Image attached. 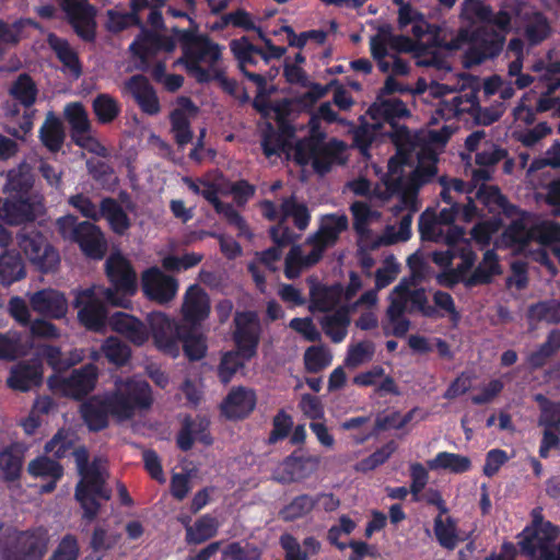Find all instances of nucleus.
Returning <instances> with one entry per match:
<instances>
[{"label":"nucleus","instance_id":"052dcab7","mask_svg":"<svg viewBox=\"0 0 560 560\" xmlns=\"http://www.w3.org/2000/svg\"><path fill=\"white\" fill-rule=\"evenodd\" d=\"M400 281L407 282V292H408V302L411 303V310L419 311L422 315L432 317L436 314L434 307L429 305L428 298L425 295L424 290H411L412 287L417 284V277L411 276L410 278H404Z\"/></svg>","mask_w":560,"mask_h":560},{"label":"nucleus","instance_id":"0e129e2a","mask_svg":"<svg viewBox=\"0 0 560 560\" xmlns=\"http://www.w3.org/2000/svg\"><path fill=\"white\" fill-rule=\"evenodd\" d=\"M120 538L119 533L109 532L103 526H96L93 530L90 545L95 552L107 551L113 549Z\"/></svg>","mask_w":560,"mask_h":560},{"label":"nucleus","instance_id":"13d9d810","mask_svg":"<svg viewBox=\"0 0 560 560\" xmlns=\"http://www.w3.org/2000/svg\"><path fill=\"white\" fill-rule=\"evenodd\" d=\"M332 354L324 346H312L304 353V364L308 372L316 373L330 365Z\"/></svg>","mask_w":560,"mask_h":560},{"label":"nucleus","instance_id":"f704fd0d","mask_svg":"<svg viewBox=\"0 0 560 560\" xmlns=\"http://www.w3.org/2000/svg\"><path fill=\"white\" fill-rule=\"evenodd\" d=\"M209 421L205 418H196L194 420H185L182 431L177 436L178 446L187 451L192 446L194 442L210 444L211 439L208 433Z\"/></svg>","mask_w":560,"mask_h":560},{"label":"nucleus","instance_id":"f03ea898","mask_svg":"<svg viewBox=\"0 0 560 560\" xmlns=\"http://www.w3.org/2000/svg\"><path fill=\"white\" fill-rule=\"evenodd\" d=\"M527 13V8L518 0H504L494 15L482 0H464L459 15L463 27L446 48L455 50L470 44L468 58L472 63H480L502 48L504 34L512 25H518V18Z\"/></svg>","mask_w":560,"mask_h":560},{"label":"nucleus","instance_id":"e433bc0d","mask_svg":"<svg viewBox=\"0 0 560 560\" xmlns=\"http://www.w3.org/2000/svg\"><path fill=\"white\" fill-rule=\"evenodd\" d=\"M477 198L492 212H498L513 220L521 214L515 207L509 205L504 196L494 186L481 185L477 191Z\"/></svg>","mask_w":560,"mask_h":560},{"label":"nucleus","instance_id":"7c9ffc66","mask_svg":"<svg viewBox=\"0 0 560 560\" xmlns=\"http://www.w3.org/2000/svg\"><path fill=\"white\" fill-rule=\"evenodd\" d=\"M43 380V370L39 363H19L10 371L7 384L14 390L26 392L38 386Z\"/></svg>","mask_w":560,"mask_h":560},{"label":"nucleus","instance_id":"2f4dec72","mask_svg":"<svg viewBox=\"0 0 560 560\" xmlns=\"http://www.w3.org/2000/svg\"><path fill=\"white\" fill-rule=\"evenodd\" d=\"M113 330L124 335L135 345L141 346L149 339V332L139 319L127 313L117 312L109 318Z\"/></svg>","mask_w":560,"mask_h":560},{"label":"nucleus","instance_id":"2eb2a0df","mask_svg":"<svg viewBox=\"0 0 560 560\" xmlns=\"http://www.w3.org/2000/svg\"><path fill=\"white\" fill-rule=\"evenodd\" d=\"M96 382V369L86 365L75 370L70 376L52 375L48 378L49 388L58 395L80 398L94 388Z\"/></svg>","mask_w":560,"mask_h":560},{"label":"nucleus","instance_id":"aec40b11","mask_svg":"<svg viewBox=\"0 0 560 560\" xmlns=\"http://www.w3.org/2000/svg\"><path fill=\"white\" fill-rule=\"evenodd\" d=\"M235 341L244 359H250L256 353L259 340V320L253 312L238 313L235 316Z\"/></svg>","mask_w":560,"mask_h":560},{"label":"nucleus","instance_id":"4c0bfd02","mask_svg":"<svg viewBox=\"0 0 560 560\" xmlns=\"http://www.w3.org/2000/svg\"><path fill=\"white\" fill-rule=\"evenodd\" d=\"M174 46L172 40L163 39L155 33L142 31L138 38L130 45V50L144 61L160 49L172 51Z\"/></svg>","mask_w":560,"mask_h":560},{"label":"nucleus","instance_id":"bf43d9fd","mask_svg":"<svg viewBox=\"0 0 560 560\" xmlns=\"http://www.w3.org/2000/svg\"><path fill=\"white\" fill-rule=\"evenodd\" d=\"M65 117L71 126L72 136L92 128L88 112L81 103H70L65 107Z\"/></svg>","mask_w":560,"mask_h":560},{"label":"nucleus","instance_id":"20e7f679","mask_svg":"<svg viewBox=\"0 0 560 560\" xmlns=\"http://www.w3.org/2000/svg\"><path fill=\"white\" fill-rule=\"evenodd\" d=\"M153 399L144 381H118L115 392L106 399L93 397L81 407L84 421L91 430L97 431L107 425V416L118 421L129 420L139 411L148 409Z\"/></svg>","mask_w":560,"mask_h":560},{"label":"nucleus","instance_id":"f8f14e48","mask_svg":"<svg viewBox=\"0 0 560 560\" xmlns=\"http://www.w3.org/2000/svg\"><path fill=\"white\" fill-rule=\"evenodd\" d=\"M450 205V208L442 209L436 217L429 213L421 215L419 228L423 238L434 242L453 243L464 236L462 229L452 225V222L459 214V208L455 201Z\"/></svg>","mask_w":560,"mask_h":560},{"label":"nucleus","instance_id":"a18cd8bd","mask_svg":"<svg viewBox=\"0 0 560 560\" xmlns=\"http://www.w3.org/2000/svg\"><path fill=\"white\" fill-rule=\"evenodd\" d=\"M39 136L43 144L50 151H58L65 139L62 122L54 113H48L40 127Z\"/></svg>","mask_w":560,"mask_h":560},{"label":"nucleus","instance_id":"4468645a","mask_svg":"<svg viewBox=\"0 0 560 560\" xmlns=\"http://www.w3.org/2000/svg\"><path fill=\"white\" fill-rule=\"evenodd\" d=\"M101 296H104L103 288L93 287L79 291L73 302L79 310V322L90 330L100 331L105 326L106 310Z\"/></svg>","mask_w":560,"mask_h":560},{"label":"nucleus","instance_id":"69168bd1","mask_svg":"<svg viewBox=\"0 0 560 560\" xmlns=\"http://www.w3.org/2000/svg\"><path fill=\"white\" fill-rule=\"evenodd\" d=\"M28 471L36 477H47L54 480L58 479L62 475L61 466L47 457H38L32 460L28 465Z\"/></svg>","mask_w":560,"mask_h":560},{"label":"nucleus","instance_id":"79ce46f5","mask_svg":"<svg viewBox=\"0 0 560 560\" xmlns=\"http://www.w3.org/2000/svg\"><path fill=\"white\" fill-rule=\"evenodd\" d=\"M527 8V14L518 18V25H512V28H525V33L528 39L533 44H537L544 40L549 35V26L546 19L530 10L528 5L523 3Z\"/></svg>","mask_w":560,"mask_h":560},{"label":"nucleus","instance_id":"c85d7f7f","mask_svg":"<svg viewBox=\"0 0 560 560\" xmlns=\"http://www.w3.org/2000/svg\"><path fill=\"white\" fill-rule=\"evenodd\" d=\"M32 310L50 318H62L68 311L65 295L55 290H42L30 296Z\"/></svg>","mask_w":560,"mask_h":560},{"label":"nucleus","instance_id":"e2e57ef3","mask_svg":"<svg viewBox=\"0 0 560 560\" xmlns=\"http://www.w3.org/2000/svg\"><path fill=\"white\" fill-rule=\"evenodd\" d=\"M560 349V332L551 331L547 341L540 348L528 357V363L532 368L542 366L547 360Z\"/></svg>","mask_w":560,"mask_h":560},{"label":"nucleus","instance_id":"393cba45","mask_svg":"<svg viewBox=\"0 0 560 560\" xmlns=\"http://www.w3.org/2000/svg\"><path fill=\"white\" fill-rule=\"evenodd\" d=\"M311 247L310 252H304L302 246H293L285 257V276L290 279L296 278L303 269H307L317 264L323 257L326 248L312 236L305 243Z\"/></svg>","mask_w":560,"mask_h":560},{"label":"nucleus","instance_id":"423d86ee","mask_svg":"<svg viewBox=\"0 0 560 560\" xmlns=\"http://www.w3.org/2000/svg\"><path fill=\"white\" fill-rule=\"evenodd\" d=\"M73 456L81 476V480L75 488V499L83 510V518L91 522L97 516L100 510L96 498L104 500H109L110 498V491L104 487L106 477L105 465L101 459H95L89 465V456L85 448L74 450Z\"/></svg>","mask_w":560,"mask_h":560},{"label":"nucleus","instance_id":"4d7b16f0","mask_svg":"<svg viewBox=\"0 0 560 560\" xmlns=\"http://www.w3.org/2000/svg\"><path fill=\"white\" fill-rule=\"evenodd\" d=\"M77 435L69 429L59 430L45 445V451L57 458L66 456L74 446Z\"/></svg>","mask_w":560,"mask_h":560},{"label":"nucleus","instance_id":"5701e85b","mask_svg":"<svg viewBox=\"0 0 560 560\" xmlns=\"http://www.w3.org/2000/svg\"><path fill=\"white\" fill-rule=\"evenodd\" d=\"M407 282L400 281L389 293V305L386 311L387 328L395 336H404L409 329V320L405 317L408 304Z\"/></svg>","mask_w":560,"mask_h":560},{"label":"nucleus","instance_id":"c9c22d12","mask_svg":"<svg viewBox=\"0 0 560 560\" xmlns=\"http://www.w3.org/2000/svg\"><path fill=\"white\" fill-rule=\"evenodd\" d=\"M347 228L348 219L345 214H328L322 218L320 226L312 237L327 248L336 243Z\"/></svg>","mask_w":560,"mask_h":560},{"label":"nucleus","instance_id":"9b49d317","mask_svg":"<svg viewBox=\"0 0 560 560\" xmlns=\"http://www.w3.org/2000/svg\"><path fill=\"white\" fill-rule=\"evenodd\" d=\"M460 248V264L456 266L455 272L448 282H446L444 277H439V282L441 284H452L458 281H463L466 283V285L472 287L480 283H487L493 276L500 273V266L497 255L492 250H487L478 268L471 275H468V270L475 264L476 255L470 249L468 242H464Z\"/></svg>","mask_w":560,"mask_h":560},{"label":"nucleus","instance_id":"cd10ccee","mask_svg":"<svg viewBox=\"0 0 560 560\" xmlns=\"http://www.w3.org/2000/svg\"><path fill=\"white\" fill-rule=\"evenodd\" d=\"M210 310V300L205 290L197 284L190 285L183 298L184 320L192 325L198 324L209 316Z\"/></svg>","mask_w":560,"mask_h":560},{"label":"nucleus","instance_id":"8fccbe9b","mask_svg":"<svg viewBox=\"0 0 560 560\" xmlns=\"http://www.w3.org/2000/svg\"><path fill=\"white\" fill-rule=\"evenodd\" d=\"M532 71L538 73L537 80L547 94H552L560 88V62L546 65L538 60L532 66Z\"/></svg>","mask_w":560,"mask_h":560},{"label":"nucleus","instance_id":"09e8293b","mask_svg":"<svg viewBox=\"0 0 560 560\" xmlns=\"http://www.w3.org/2000/svg\"><path fill=\"white\" fill-rule=\"evenodd\" d=\"M100 217H104L113 231L118 234L125 233L130 226L128 215L114 199H104L102 201Z\"/></svg>","mask_w":560,"mask_h":560},{"label":"nucleus","instance_id":"ddd939ff","mask_svg":"<svg viewBox=\"0 0 560 560\" xmlns=\"http://www.w3.org/2000/svg\"><path fill=\"white\" fill-rule=\"evenodd\" d=\"M371 54L378 61L383 72L389 71V61L385 57L396 52H410L418 48V45L405 36L394 35L388 26L380 27L377 33L370 38Z\"/></svg>","mask_w":560,"mask_h":560},{"label":"nucleus","instance_id":"1a4fd4ad","mask_svg":"<svg viewBox=\"0 0 560 560\" xmlns=\"http://www.w3.org/2000/svg\"><path fill=\"white\" fill-rule=\"evenodd\" d=\"M556 538V527L550 522L544 521L541 509L536 508L532 511V524L520 535L518 545L521 550L533 560H555L560 545L553 553L550 551V546Z\"/></svg>","mask_w":560,"mask_h":560},{"label":"nucleus","instance_id":"dca6fc26","mask_svg":"<svg viewBox=\"0 0 560 560\" xmlns=\"http://www.w3.org/2000/svg\"><path fill=\"white\" fill-rule=\"evenodd\" d=\"M19 246L30 261L40 270H50L59 261L56 250L35 231H23L19 235Z\"/></svg>","mask_w":560,"mask_h":560},{"label":"nucleus","instance_id":"c756f323","mask_svg":"<svg viewBox=\"0 0 560 560\" xmlns=\"http://www.w3.org/2000/svg\"><path fill=\"white\" fill-rule=\"evenodd\" d=\"M256 396L252 389L234 387L222 402V412L230 419L248 416L255 408Z\"/></svg>","mask_w":560,"mask_h":560},{"label":"nucleus","instance_id":"5fc2aeb1","mask_svg":"<svg viewBox=\"0 0 560 560\" xmlns=\"http://www.w3.org/2000/svg\"><path fill=\"white\" fill-rule=\"evenodd\" d=\"M23 452L19 446H12L0 453V476L14 479L22 467Z\"/></svg>","mask_w":560,"mask_h":560},{"label":"nucleus","instance_id":"bb28decb","mask_svg":"<svg viewBox=\"0 0 560 560\" xmlns=\"http://www.w3.org/2000/svg\"><path fill=\"white\" fill-rule=\"evenodd\" d=\"M538 399L542 401L538 424L545 428L539 454L541 457H547L549 450L559 444V438L552 430L560 431V404L548 402L540 396Z\"/></svg>","mask_w":560,"mask_h":560},{"label":"nucleus","instance_id":"412c9836","mask_svg":"<svg viewBox=\"0 0 560 560\" xmlns=\"http://www.w3.org/2000/svg\"><path fill=\"white\" fill-rule=\"evenodd\" d=\"M262 214L272 221L282 222L292 217L300 230H305L310 222V213L305 205L299 203L294 197L282 199L280 203L264 201L260 205Z\"/></svg>","mask_w":560,"mask_h":560},{"label":"nucleus","instance_id":"0eeeda50","mask_svg":"<svg viewBox=\"0 0 560 560\" xmlns=\"http://www.w3.org/2000/svg\"><path fill=\"white\" fill-rule=\"evenodd\" d=\"M222 47L206 36H195L186 44L184 63L186 71L198 82H206L221 73Z\"/></svg>","mask_w":560,"mask_h":560},{"label":"nucleus","instance_id":"49530a36","mask_svg":"<svg viewBox=\"0 0 560 560\" xmlns=\"http://www.w3.org/2000/svg\"><path fill=\"white\" fill-rule=\"evenodd\" d=\"M434 535L439 544L448 550L455 549L460 540L455 520L446 514L434 518Z\"/></svg>","mask_w":560,"mask_h":560},{"label":"nucleus","instance_id":"de8ad7c7","mask_svg":"<svg viewBox=\"0 0 560 560\" xmlns=\"http://www.w3.org/2000/svg\"><path fill=\"white\" fill-rule=\"evenodd\" d=\"M380 206L370 201H354L351 207V213L354 219V228L360 233H365L368 226L381 220V212L377 210Z\"/></svg>","mask_w":560,"mask_h":560},{"label":"nucleus","instance_id":"b1692460","mask_svg":"<svg viewBox=\"0 0 560 560\" xmlns=\"http://www.w3.org/2000/svg\"><path fill=\"white\" fill-rule=\"evenodd\" d=\"M71 25L79 36L90 40L94 36L95 11L85 0H60Z\"/></svg>","mask_w":560,"mask_h":560},{"label":"nucleus","instance_id":"f3484780","mask_svg":"<svg viewBox=\"0 0 560 560\" xmlns=\"http://www.w3.org/2000/svg\"><path fill=\"white\" fill-rule=\"evenodd\" d=\"M318 464L317 457L295 452L273 468L272 479L280 483L299 482L313 475Z\"/></svg>","mask_w":560,"mask_h":560},{"label":"nucleus","instance_id":"6ab92c4d","mask_svg":"<svg viewBox=\"0 0 560 560\" xmlns=\"http://www.w3.org/2000/svg\"><path fill=\"white\" fill-rule=\"evenodd\" d=\"M44 210L42 197L10 198L0 201V219L9 224H21L34 220Z\"/></svg>","mask_w":560,"mask_h":560},{"label":"nucleus","instance_id":"a878e982","mask_svg":"<svg viewBox=\"0 0 560 560\" xmlns=\"http://www.w3.org/2000/svg\"><path fill=\"white\" fill-rule=\"evenodd\" d=\"M148 322L156 347L163 352L176 357L179 348L174 323L163 313L150 314Z\"/></svg>","mask_w":560,"mask_h":560},{"label":"nucleus","instance_id":"603ef678","mask_svg":"<svg viewBox=\"0 0 560 560\" xmlns=\"http://www.w3.org/2000/svg\"><path fill=\"white\" fill-rule=\"evenodd\" d=\"M315 504V498L308 494L298 495L280 510L279 515L283 521L291 522L307 515Z\"/></svg>","mask_w":560,"mask_h":560},{"label":"nucleus","instance_id":"c03bdc74","mask_svg":"<svg viewBox=\"0 0 560 560\" xmlns=\"http://www.w3.org/2000/svg\"><path fill=\"white\" fill-rule=\"evenodd\" d=\"M349 312L346 307H339L322 319L323 330L334 342H340L346 337L350 324Z\"/></svg>","mask_w":560,"mask_h":560},{"label":"nucleus","instance_id":"338daca9","mask_svg":"<svg viewBox=\"0 0 560 560\" xmlns=\"http://www.w3.org/2000/svg\"><path fill=\"white\" fill-rule=\"evenodd\" d=\"M529 318L547 323L560 322V303L557 301L540 302L529 308Z\"/></svg>","mask_w":560,"mask_h":560},{"label":"nucleus","instance_id":"864d4df0","mask_svg":"<svg viewBox=\"0 0 560 560\" xmlns=\"http://www.w3.org/2000/svg\"><path fill=\"white\" fill-rule=\"evenodd\" d=\"M92 108L101 124L112 122L120 113L117 100L109 94H98L92 102Z\"/></svg>","mask_w":560,"mask_h":560},{"label":"nucleus","instance_id":"7ed1b4c3","mask_svg":"<svg viewBox=\"0 0 560 560\" xmlns=\"http://www.w3.org/2000/svg\"><path fill=\"white\" fill-rule=\"evenodd\" d=\"M243 73L258 88L259 95L256 96L254 106L266 118H272L279 124V132L275 131L269 122L266 124L261 141L265 155L270 159L285 153L288 158H292L301 165L312 163L317 173H326L332 163V158L327 153L326 149L318 147L317 141L313 137L301 140L292 147L294 128L284 121V114L288 110L289 103L283 101L273 105H267L261 95L266 86L265 77L250 72L248 69Z\"/></svg>","mask_w":560,"mask_h":560},{"label":"nucleus","instance_id":"774afa93","mask_svg":"<svg viewBox=\"0 0 560 560\" xmlns=\"http://www.w3.org/2000/svg\"><path fill=\"white\" fill-rule=\"evenodd\" d=\"M374 350V345L370 341L358 342L349 348L346 364L351 368L364 364L372 360Z\"/></svg>","mask_w":560,"mask_h":560},{"label":"nucleus","instance_id":"39448f33","mask_svg":"<svg viewBox=\"0 0 560 560\" xmlns=\"http://www.w3.org/2000/svg\"><path fill=\"white\" fill-rule=\"evenodd\" d=\"M560 241V224L551 221L533 224L529 214L521 213L509 224L503 233L502 242L506 246H514L534 260L539 261L553 276L557 270L549 260L541 245Z\"/></svg>","mask_w":560,"mask_h":560},{"label":"nucleus","instance_id":"6e6d98bb","mask_svg":"<svg viewBox=\"0 0 560 560\" xmlns=\"http://www.w3.org/2000/svg\"><path fill=\"white\" fill-rule=\"evenodd\" d=\"M11 96L24 107H30L34 104L37 95V90L28 75H20L10 88Z\"/></svg>","mask_w":560,"mask_h":560},{"label":"nucleus","instance_id":"3c124183","mask_svg":"<svg viewBox=\"0 0 560 560\" xmlns=\"http://www.w3.org/2000/svg\"><path fill=\"white\" fill-rule=\"evenodd\" d=\"M30 345L22 341L18 332L0 334V360L13 361L26 355Z\"/></svg>","mask_w":560,"mask_h":560},{"label":"nucleus","instance_id":"9d476101","mask_svg":"<svg viewBox=\"0 0 560 560\" xmlns=\"http://www.w3.org/2000/svg\"><path fill=\"white\" fill-rule=\"evenodd\" d=\"M107 276L114 288L103 289L106 301L113 306L128 307V298L137 291V277L129 261L119 253H113L106 261Z\"/></svg>","mask_w":560,"mask_h":560},{"label":"nucleus","instance_id":"f257e3e1","mask_svg":"<svg viewBox=\"0 0 560 560\" xmlns=\"http://www.w3.org/2000/svg\"><path fill=\"white\" fill-rule=\"evenodd\" d=\"M397 153L388 161V172L381 184H373L360 175L345 185V191L377 206L387 205L410 177L412 185L427 183L436 173V153L430 147L418 148L405 127H397L390 135Z\"/></svg>","mask_w":560,"mask_h":560},{"label":"nucleus","instance_id":"680f3d73","mask_svg":"<svg viewBox=\"0 0 560 560\" xmlns=\"http://www.w3.org/2000/svg\"><path fill=\"white\" fill-rule=\"evenodd\" d=\"M24 277V268L21 259L11 254L0 257V280L4 284H11Z\"/></svg>","mask_w":560,"mask_h":560},{"label":"nucleus","instance_id":"4be33fe9","mask_svg":"<svg viewBox=\"0 0 560 560\" xmlns=\"http://www.w3.org/2000/svg\"><path fill=\"white\" fill-rule=\"evenodd\" d=\"M46 532L22 533L15 545L5 552V560H42L47 550Z\"/></svg>","mask_w":560,"mask_h":560},{"label":"nucleus","instance_id":"ea45409f","mask_svg":"<svg viewBox=\"0 0 560 560\" xmlns=\"http://www.w3.org/2000/svg\"><path fill=\"white\" fill-rule=\"evenodd\" d=\"M32 186L33 178L31 175V167L27 164L22 163L18 168L11 170L8 173L3 191L8 194L10 198H27L26 195Z\"/></svg>","mask_w":560,"mask_h":560},{"label":"nucleus","instance_id":"a211bd4d","mask_svg":"<svg viewBox=\"0 0 560 560\" xmlns=\"http://www.w3.org/2000/svg\"><path fill=\"white\" fill-rule=\"evenodd\" d=\"M143 294L159 304L172 302L178 291V281L158 267H151L141 275Z\"/></svg>","mask_w":560,"mask_h":560},{"label":"nucleus","instance_id":"37998d69","mask_svg":"<svg viewBox=\"0 0 560 560\" xmlns=\"http://www.w3.org/2000/svg\"><path fill=\"white\" fill-rule=\"evenodd\" d=\"M219 522L210 515H203L198 518L194 525L185 523L186 541L192 545H199L214 537L219 529Z\"/></svg>","mask_w":560,"mask_h":560},{"label":"nucleus","instance_id":"473e14b6","mask_svg":"<svg viewBox=\"0 0 560 560\" xmlns=\"http://www.w3.org/2000/svg\"><path fill=\"white\" fill-rule=\"evenodd\" d=\"M82 252L94 259H101L106 252V242L101 230L90 222H81V234L75 241Z\"/></svg>","mask_w":560,"mask_h":560},{"label":"nucleus","instance_id":"58836bf2","mask_svg":"<svg viewBox=\"0 0 560 560\" xmlns=\"http://www.w3.org/2000/svg\"><path fill=\"white\" fill-rule=\"evenodd\" d=\"M342 288L340 285H318L311 290V310L330 312L339 308L342 301Z\"/></svg>","mask_w":560,"mask_h":560},{"label":"nucleus","instance_id":"6e6552de","mask_svg":"<svg viewBox=\"0 0 560 560\" xmlns=\"http://www.w3.org/2000/svg\"><path fill=\"white\" fill-rule=\"evenodd\" d=\"M408 114L405 104L396 97L376 101L369 108L363 124L354 132V141L361 153L366 154L368 145L376 139L384 122L405 117Z\"/></svg>","mask_w":560,"mask_h":560},{"label":"nucleus","instance_id":"72a5a7b5","mask_svg":"<svg viewBox=\"0 0 560 560\" xmlns=\"http://www.w3.org/2000/svg\"><path fill=\"white\" fill-rule=\"evenodd\" d=\"M201 196L214 207L218 213L222 214L230 224L234 225L238 230L240 235L250 236L243 218L233 207L224 205L218 199L217 189L212 184L208 182L202 183Z\"/></svg>","mask_w":560,"mask_h":560},{"label":"nucleus","instance_id":"a19ab883","mask_svg":"<svg viewBox=\"0 0 560 560\" xmlns=\"http://www.w3.org/2000/svg\"><path fill=\"white\" fill-rule=\"evenodd\" d=\"M431 470H445L452 474H463L471 468L469 457L456 453L440 452L427 462Z\"/></svg>","mask_w":560,"mask_h":560}]
</instances>
